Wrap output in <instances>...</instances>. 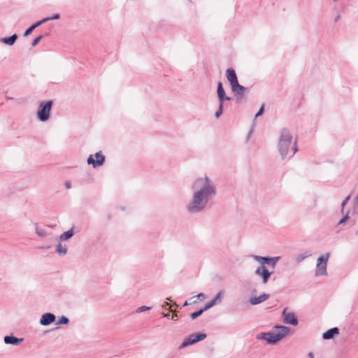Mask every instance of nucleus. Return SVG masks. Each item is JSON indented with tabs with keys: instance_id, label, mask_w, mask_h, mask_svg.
<instances>
[{
	"instance_id": "obj_44",
	"label": "nucleus",
	"mask_w": 358,
	"mask_h": 358,
	"mask_svg": "<svg viewBox=\"0 0 358 358\" xmlns=\"http://www.w3.org/2000/svg\"><path fill=\"white\" fill-rule=\"evenodd\" d=\"M251 133H252V130H251V131H250V133H249V134H248V137L250 136V134H251Z\"/></svg>"
},
{
	"instance_id": "obj_32",
	"label": "nucleus",
	"mask_w": 358,
	"mask_h": 358,
	"mask_svg": "<svg viewBox=\"0 0 358 358\" xmlns=\"http://www.w3.org/2000/svg\"><path fill=\"white\" fill-rule=\"evenodd\" d=\"M60 17L59 14L55 13L52 15V16L45 17V19H47V22L52 20H57Z\"/></svg>"
},
{
	"instance_id": "obj_29",
	"label": "nucleus",
	"mask_w": 358,
	"mask_h": 358,
	"mask_svg": "<svg viewBox=\"0 0 358 358\" xmlns=\"http://www.w3.org/2000/svg\"><path fill=\"white\" fill-rule=\"evenodd\" d=\"M350 218L348 213H347L338 222L339 225H343L345 224L347 220Z\"/></svg>"
},
{
	"instance_id": "obj_16",
	"label": "nucleus",
	"mask_w": 358,
	"mask_h": 358,
	"mask_svg": "<svg viewBox=\"0 0 358 358\" xmlns=\"http://www.w3.org/2000/svg\"><path fill=\"white\" fill-rule=\"evenodd\" d=\"M3 341L6 344L18 345L24 341V338H17L13 336H5L3 338Z\"/></svg>"
},
{
	"instance_id": "obj_33",
	"label": "nucleus",
	"mask_w": 358,
	"mask_h": 358,
	"mask_svg": "<svg viewBox=\"0 0 358 358\" xmlns=\"http://www.w3.org/2000/svg\"><path fill=\"white\" fill-rule=\"evenodd\" d=\"M43 35H40L38 37H36L32 42V46H36L39 43V41L43 38Z\"/></svg>"
},
{
	"instance_id": "obj_21",
	"label": "nucleus",
	"mask_w": 358,
	"mask_h": 358,
	"mask_svg": "<svg viewBox=\"0 0 358 358\" xmlns=\"http://www.w3.org/2000/svg\"><path fill=\"white\" fill-rule=\"evenodd\" d=\"M311 255V253L309 251H306L302 253H299L295 257V261L297 264L301 262L303 260H304L306 258L310 257Z\"/></svg>"
},
{
	"instance_id": "obj_22",
	"label": "nucleus",
	"mask_w": 358,
	"mask_h": 358,
	"mask_svg": "<svg viewBox=\"0 0 358 358\" xmlns=\"http://www.w3.org/2000/svg\"><path fill=\"white\" fill-rule=\"evenodd\" d=\"M280 258L281 257L280 256L272 257H268V265L271 266L272 268H275V266H276V264L280 259Z\"/></svg>"
},
{
	"instance_id": "obj_1",
	"label": "nucleus",
	"mask_w": 358,
	"mask_h": 358,
	"mask_svg": "<svg viewBox=\"0 0 358 358\" xmlns=\"http://www.w3.org/2000/svg\"><path fill=\"white\" fill-rule=\"evenodd\" d=\"M192 194L186 206L190 214H196L204 210L217 194L216 185L208 176L197 178L191 185Z\"/></svg>"
},
{
	"instance_id": "obj_6",
	"label": "nucleus",
	"mask_w": 358,
	"mask_h": 358,
	"mask_svg": "<svg viewBox=\"0 0 358 358\" xmlns=\"http://www.w3.org/2000/svg\"><path fill=\"white\" fill-rule=\"evenodd\" d=\"M206 338V334H190L184 339L183 342L180 345V348H185L190 345H193L199 341H201Z\"/></svg>"
},
{
	"instance_id": "obj_35",
	"label": "nucleus",
	"mask_w": 358,
	"mask_h": 358,
	"mask_svg": "<svg viewBox=\"0 0 358 358\" xmlns=\"http://www.w3.org/2000/svg\"><path fill=\"white\" fill-rule=\"evenodd\" d=\"M264 106H262L259 108V111L256 113V115H255V117H257L258 116H259V115H262V114H263V113H264Z\"/></svg>"
},
{
	"instance_id": "obj_45",
	"label": "nucleus",
	"mask_w": 358,
	"mask_h": 358,
	"mask_svg": "<svg viewBox=\"0 0 358 358\" xmlns=\"http://www.w3.org/2000/svg\"><path fill=\"white\" fill-rule=\"evenodd\" d=\"M7 99H11L12 98H10V96L6 97Z\"/></svg>"
},
{
	"instance_id": "obj_11",
	"label": "nucleus",
	"mask_w": 358,
	"mask_h": 358,
	"mask_svg": "<svg viewBox=\"0 0 358 358\" xmlns=\"http://www.w3.org/2000/svg\"><path fill=\"white\" fill-rule=\"evenodd\" d=\"M224 292L223 290H220V292H218L215 296L214 297L213 299L210 300V301H208L203 307H204V310H208L210 308H211L213 306H214L215 305L217 304V303H220L222 302V300L223 299V296H224Z\"/></svg>"
},
{
	"instance_id": "obj_5",
	"label": "nucleus",
	"mask_w": 358,
	"mask_h": 358,
	"mask_svg": "<svg viewBox=\"0 0 358 358\" xmlns=\"http://www.w3.org/2000/svg\"><path fill=\"white\" fill-rule=\"evenodd\" d=\"M330 253L327 252L320 256L317 259L315 275L325 276L327 275V262Z\"/></svg>"
},
{
	"instance_id": "obj_17",
	"label": "nucleus",
	"mask_w": 358,
	"mask_h": 358,
	"mask_svg": "<svg viewBox=\"0 0 358 358\" xmlns=\"http://www.w3.org/2000/svg\"><path fill=\"white\" fill-rule=\"evenodd\" d=\"M339 334V329L337 327L331 328L327 330L322 334V338L324 340H329L334 338L335 335Z\"/></svg>"
},
{
	"instance_id": "obj_20",
	"label": "nucleus",
	"mask_w": 358,
	"mask_h": 358,
	"mask_svg": "<svg viewBox=\"0 0 358 358\" xmlns=\"http://www.w3.org/2000/svg\"><path fill=\"white\" fill-rule=\"evenodd\" d=\"M75 234V231L73 230V227H72L71 229L62 233L59 238L60 241H65L71 238Z\"/></svg>"
},
{
	"instance_id": "obj_9",
	"label": "nucleus",
	"mask_w": 358,
	"mask_h": 358,
	"mask_svg": "<svg viewBox=\"0 0 358 358\" xmlns=\"http://www.w3.org/2000/svg\"><path fill=\"white\" fill-rule=\"evenodd\" d=\"M96 160L94 159L93 156L91 155L87 158V164H92L94 168L100 166L103 164L105 162V157L101 154V152H98L95 154Z\"/></svg>"
},
{
	"instance_id": "obj_15",
	"label": "nucleus",
	"mask_w": 358,
	"mask_h": 358,
	"mask_svg": "<svg viewBox=\"0 0 358 358\" xmlns=\"http://www.w3.org/2000/svg\"><path fill=\"white\" fill-rule=\"evenodd\" d=\"M269 298V294L263 293L259 296H252L250 298V303L251 305H257L265 301H266Z\"/></svg>"
},
{
	"instance_id": "obj_31",
	"label": "nucleus",
	"mask_w": 358,
	"mask_h": 358,
	"mask_svg": "<svg viewBox=\"0 0 358 358\" xmlns=\"http://www.w3.org/2000/svg\"><path fill=\"white\" fill-rule=\"evenodd\" d=\"M47 22V19L43 18L41 20H39V21L36 22V23L33 24L31 26L35 29L36 27H38V26H40L41 24H42L44 22Z\"/></svg>"
},
{
	"instance_id": "obj_27",
	"label": "nucleus",
	"mask_w": 358,
	"mask_h": 358,
	"mask_svg": "<svg viewBox=\"0 0 358 358\" xmlns=\"http://www.w3.org/2000/svg\"><path fill=\"white\" fill-rule=\"evenodd\" d=\"M223 106H224V103H219V108H218L217 110L215 113V117L216 118H218L222 114Z\"/></svg>"
},
{
	"instance_id": "obj_38",
	"label": "nucleus",
	"mask_w": 358,
	"mask_h": 358,
	"mask_svg": "<svg viewBox=\"0 0 358 358\" xmlns=\"http://www.w3.org/2000/svg\"><path fill=\"white\" fill-rule=\"evenodd\" d=\"M354 205L356 208H358V194L356 196V197L354 199Z\"/></svg>"
},
{
	"instance_id": "obj_12",
	"label": "nucleus",
	"mask_w": 358,
	"mask_h": 358,
	"mask_svg": "<svg viewBox=\"0 0 358 358\" xmlns=\"http://www.w3.org/2000/svg\"><path fill=\"white\" fill-rule=\"evenodd\" d=\"M56 317L53 313H46L42 315L40 324L43 326H48L55 321Z\"/></svg>"
},
{
	"instance_id": "obj_7",
	"label": "nucleus",
	"mask_w": 358,
	"mask_h": 358,
	"mask_svg": "<svg viewBox=\"0 0 358 358\" xmlns=\"http://www.w3.org/2000/svg\"><path fill=\"white\" fill-rule=\"evenodd\" d=\"M273 272L269 271L265 266H259L255 271V275L260 277L262 282L265 285L268 282Z\"/></svg>"
},
{
	"instance_id": "obj_26",
	"label": "nucleus",
	"mask_w": 358,
	"mask_h": 358,
	"mask_svg": "<svg viewBox=\"0 0 358 358\" xmlns=\"http://www.w3.org/2000/svg\"><path fill=\"white\" fill-rule=\"evenodd\" d=\"M206 310H204V307L199 310L198 311L194 312L190 315V317L192 320H195L196 317L200 316L204 311Z\"/></svg>"
},
{
	"instance_id": "obj_30",
	"label": "nucleus",
	"mask_w": 358,
	"mask_h": 358,
	"mask_svg": "<svg viewBox=\"0 0 358 358\" xmlns=\"http://www.w3.org/2000/svg\"><path fill=\"white\" fill-rule=\"evenodd\" d=\"M150 309H151L150 306H143L136 309V313H142L143 311L148 310Z\"/></svg>"
},
{
	"instance_id": "obj_25",
	"label": "nucleus",
	"mask_w": 358,
	"mask_h": 358,
	"mask_svg": "<svg viewBox=\"0 0 358 358\" xmlns=\"http://www.w3.org/2000/svg\"><path fill=\"white\" fill-rule=\"evenodd\" d=\"M69 323V320L67 317L64 316V315H62V317H60L57 322H56V324L57 325H59V324H68Z\"/></svg>"
},
{
	"instance_id": "obj_13",
	"label": "nucleus",
	"mask_w": 358,
	"mask_h": 358,
	"mask_svg": "<svg viewBox=\"0 0 358 358\" xmlns=\"http://www.w3.org/2000/svg\"><path fill=\"white\" fill-rule=\"evenodd\" d=\"M217 97L219 100V103H224V101H229L231 98L229 96H226L224 90L222 86V83L221 82H219L217 83Z\"/></svg>"
},
{
	"instance_id": "obj_36",
	"label": "nucleus",
	"mask_w": 358,
	"mask_h": 358,
	"mask_svg": "<svg viewBox=\"0 0 358 358\" xmlns=\"http://www.w3.org/2000/svg\"><path fill=\"white\" fill-rule=\"evenodd\" d=\"M64 187L67 189H71V182L70 181H66L64 182Z\"/></svg>"
},
{
	"instance_id": "obj_28",
	"label": "nucleus",
	"mask_w": 358,
	"mask_h": 358,
	"mask_svg": "<svg viewBox=\"0 0 358 358\" xmlns=\"http://www.w3.org/2000/svg\"><path fill=\"white\" fill-rule=\"evenodd\" d=\"M350 199V195L347 196L341 203V213H344V208Z\"/></svg>"
},
{
	"instance_id": "obj_37",
	"label": "nucleus",
	"mask_w": 358,
	"mask_h": 358,
	"mask_svg": "<svg viewBox=\"0 0 358 358\" xmlns=\"http://www.w3.org/2000/svg\"><path fill=\"white\" fill-rule=\"evenodd\" d=\"M196 297L199 300H203L206 298V296L204 294L200 293V294H197Z\"/></svg>"
},
{
	"instance_id": "obj_24",
	"label": "nucleus",
	"mask_w": 358,
	"mask_h": 358,
	"mask_svg": "<svg viewBox=\"0 0 358 358\" xmlns=\"http://www.w3.org/2000/svg\"><path fill=\"white\" fill-rule=\"evenodd\" d=\"M35 226H36V234L38 236L44 238L48 236V232L45 229L38 228L37 224H35Z\"/></svg>"
},
{
	"instance_id": "obj_3",
	"label": "nucleus",
	"mask_w": 358,
	"mask_h": 358,
	"mask_svg": "<svg viewBox=\"0 0 358 358\" xmlns=\"http://www.w3.org/2000/svg\"><path fill=\"white\" fill-rule=\"evenodd\" d=\"M274 329H277V332H262L257 335V340L266 341L269 345H275L280 341L283 339L289 332L290 329L286 326L275 325Z\"/></svg>"
},
{
	"instance_id": "obj_42",
	"label": "nucleus",
	"mask_w": 358,
	"mask_h": 358,
	"mask_svg": "<svg viewBox=\"0 0 358 358\" xmlns=\"http://www.w3.org/2000/svg\"><path fill=\"white\" fill-rule=\"evenodd\" d=\"M187 305H188L187 301H185V302L184 303V305H183V306H187Z\"/></svg>"
},
{
	"instance_id": "obj_40",
	"label": "nucleus",
	"mask_w": 358,
	"mask_h": 358,
	"mask_svg": "<svg viewBox=\"0 0 358 358\" xmlns=\"http://www.w3.org/2000/svg\"><path fill=\"white\" fill-rule=\"evenodd\" d=\"M163 316H164V317L169 318L170 315H169V314H168V313H164V314H163Z\"/></svg>"
},
{
	"instance_id": "obj_43",
	"label": "nucleus",
	"mask_w": 358,
	"mask_h": 358,
	"mask_svg": "<svg viewBox=\"0 0 358 358\" xmlns=\"http://www.w3.org/2000/svg\"><path fill=\"white\" fill-rule=\"evenodd\" d=\"M355 236H358V229L355 231Z\"/></svg>"
},
{
	"instance_id": "obj_34",
	"label": "nucleus",
	"mask_w": 358,
	"mask_h": 358,
	"mask_svg": "<svg viewBox=\"0 0 358 358\" xmlns=\"http://www.w3.org/2000/svg\"><path fill=\"white\" fill-rule=\"evenodd\" d=\"M34 30V29L32 27V26H30L27 29H26V31H24V36H29L33 31Z\"/></svg>"
},
{
	"instance_id": "obj_19",
	"label": "nucleus",
	"mask_w": 358,
	"mask_h": 358,
	"mask_svg": "<svg viewBox=\"0 0 358 358\" xmlns=\"http://www.w3.org/2000/svg\"><path fill=\"white\" fill-rule=\"evenodd\" d=\"M250 257L255 261L258 262L260 264V266H265V264L268 265V257H262V256L256 255H252Z\"/></svg>"
},
{
	"instance_id": "obj_41",
	"label": "nucleus",
	"mask_w": 358,
	"mask_h": 358,
	"mask_svg": "<svg viewBox=\"0 0 358 358\" xmlns=\"http://www.w3.org/2000/svg\"><path fill=\"white\" fill-rule=\"evenodd\" d=\"M316 206V200L315 199H313V208H315Z\"/></svg>"
},
{
	"instance_id": "obj_39",
	"label": "nucleus",
	"mask_w": 358,
	"mask_h": 358,
	"mask_svg": "<svg viewBox=\"0 0 358 358\" xmlns=\"http://www.w3.org/2000/svg\"><path fill=\"white\" fill-rule=\"evenodd\" d=\"M308 358H314L313 353L311 352L308 354Z\"/></svg>"
},
{
	"instance_id": "obj_18",
	"label": "nucleus",
	"mask_w": 358,
	"mask_h": 358,
	"mask_svg": "<svg viewBox=\"0 0 358 358\" xmlns=\"http://www.w3.org/2000/svg\"><path fill=\"white\" fill-rule=\"evenodd\" d=\"M17 39V35L16 34H13L9 37H3L0 38V42L8 45H13L16 40Z\"/></svg>"
},
{
	"instance_id": "obj_23",
	"label": "nucleus",
	"mask_w": 358,
	"mask_h": 358,
	"mask_svg": "<svg viewBox=\"0 0 358 358\" xmlns=\"http://www.w3.org/2000/svg\"><path fill=\"white\" fill-rule=\"evenodd\" d=\"M56 252L60 255H64L67 252V248L66 247L62 246V245L59 243L56 245Z\"/></svg>"
},
{
	"instance_id": "obj_2",
	"label": "nucleus",
	"mask_w": 358,
	"mask_h": 358,
	"mask_svg": "<svg viewBox=\"0 0 358 358\" xmlns=\"http://www.w3.org/2000/svg\"><path fill=\"white\" fill-rule=\"evenodd\" d=\"M293 137L290 130L282 128L279 132L278 140V150L282 160L292 158L298 151L296 139L292 141Z\"/></svg>"
},
{
	"instance_id": "obj_8",
	"label": "nucleus",
	"mask_w": 358,
	"mask_h": 358,
	"mask_svg": "<svg viewBox=\"0 0 358 358\" xmlns=\"http://www.w3.org/2000/svg\"><path fill=\"white\" fill-rule=\"evenodd\" d=\"M283 322L285 324H292L296 326L298 324L299 321L294 313H288L287 308H285L282 312Z\"/></svg>"
},
{
	"instance_id": "obj_10",
	"label": "nucleus",
	"mask_w": 358,
	"mask_h": 358,
	"mask_svg": "<svg viewBox=\"0 0 358 358\" xmlns=\"http://www.w3.org/2000/svg\"><path fill=\"white\" fill-rule=\"evenodd\" d=\"M231 87L232 92L234 93L237 101H241V99L243 98V93L248 90V88L241 85L238 82L235 85H233Z\"/></svg>"
},
{
	"instance_id": "obj_14",
	"label": "nucleus",
	"mask_w": 358,
	"mask_h": 358,
	"mask_svg": "<svg viewBox=\"0 0 358 358\" xmlns=\"http://www.w3.org/2000/svg\"><path fill=\"white\" fill-rule=\"evenodd\" d=\"M226 76H227L228 81L229 82V83L231 85V87L233 85H235L236 83L238 82L237 76H236V73L233 69L229 68V69H227Z\"/></svg>"
},
{
	"instance_id": "obj_4",
	"label": "nucleus",
	"mask_w": 358,
	"mask_h": 358,
	"mask_svg": "<svg viewBox=\"0 0 358 358\" xmlns=\"http://www.w3.org/2000/svg\"><path fill=\"white\" fill-rule=\"evenodd\" d=\"M52 105V100H49L48 101H41L39 103L36 115L37 118L41 122H45L50 118Z\"/></svg>"
}]
</instances>
